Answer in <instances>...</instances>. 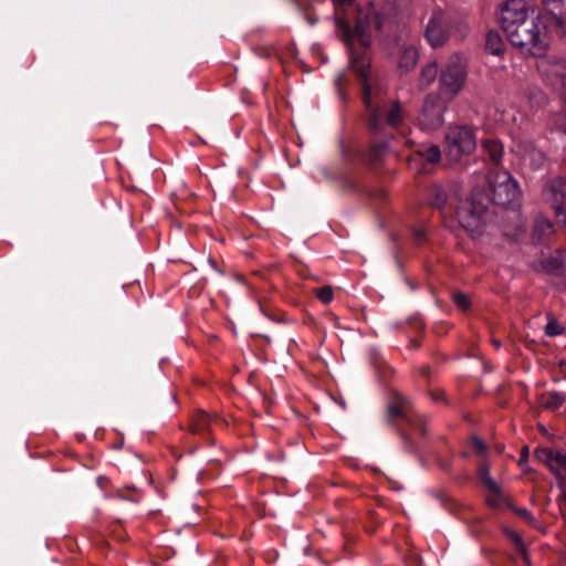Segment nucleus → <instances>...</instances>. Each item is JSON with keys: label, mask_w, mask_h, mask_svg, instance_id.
Here are the masks:
<instances>
[{"label": "nucleus", "mask_w": 566, "mask_h": 566, "mask_svg": "<svg viewBox=\"0 0 566 566\" xmlns=\"http://www.w3.org/2000/svg\"><path fill=\"white\" fill-rule=\"evenodd\" d=\"M563 367L566 369V360L563 363Z\"/></svg>", "instance_id": "nucleus-37"}, {"label": "nucleus", "mask_w": 566, "mask_h": 566, "mask_svg": "<svg viewBox=\"0 0 566 566\" xmlns=\"http://www.w3.org/2000/svg\"><path fill=\"white\" fill-rule=\"evenodd\" d=\"M452 99L442 96L441 92L430 93L426 96L422 111L421 123L429 129H437L443 124V115L448 108V104Z\"/></svg>", "instance_id": "nucleus-9"}, {"label": "nucleus", "mask_w": 566, "mask_h": 566, "mask_svg": "<svg viewBox=\"0 0 566 566\" xmlns=\"http://www.w3.org/2000/svg\"><path fill=\"white\" fill-rule=\"evenodd\" d=\"M509 536L512 539V542L515 544V546H516L518 553L521 554V556L523 557L524 562L526 564H528L526 548H525V545H524L522 538L520 537V535L512 532L509 534Z\"/></svg>", "instance_id": "nucleus-26"}, {"label": "nucleus", "mask_w": 566, "mask_h": 566, "mask_svg": "<svg viewBox=\"0 0 566 566\" xmlns=\"http://www.w3.org/2000/svg\"><path fill=\"white\" fill-rule=\"evenodd\" d=\"M389 412L392 415V416H400L401 415V410L399 407H389Z\"/></svg>", "instance_id": "nucleus-34"}, {"label": "nucleus", "mask_w": 566, "mask_h": 566, "mask_svg": "<svg viewBox=\"0 0 566 566\" xmlns=\"http://www.w3.org/2000/svg\"><path fill=\"white\" fill-rule=\"evenodd\" d=\"M472 444H473L474 450L479 453H483L486 449L485 443L478 437H474L472 439Z\"/></svg>", "instance_id": "nucleus-31"}, {"label": "nucleus", "mask_w": 566, "mask_h": 566, "mask_svg": "<svg viewBox=\"0 0 566 566\" xmlns=\"http://www.w3.org/2000/svg\"><path fill=\"white\" fill-rule=\"evenodd\" d=\"M493 345L499 348L501 346V343L496 339L493 340Z\"/></svg>", "instance_id": "nucleus-35"}, {"label": "nucleus", "mask_w": 566, "mask_h": 566, "mask_svg": "<svg viewBox=\"0 0 566 566\" xmlns=\"http://www.w3.org/2000/svg\"><path fill=\"white\" fill-rule=\"evenodd\" d=\"M438 64L437 62H430L422 66L420 76H419V85L421 87H428L431 85L437 78H439Z\"/></svg>", "instance_id": "nucleus-17"}, {"label": "nucleus", "mask_w": 566, "mask_h": 566, "mask_svg": "<svg viewBox=\"0 0 566 566\" xmlns=\"http://www.w3.org/2000/svg\"><path fill=\"white\" fill-rule=\"evenodd\" d=\"M544 200L554 209L557 217H566V179H553L543 189Z\"/></svg>", "instance_id": "nucleus-13"}, {"label": "nucleus", "mask_w": 566, "mask_h": 566, "mask_svg": "<svg viewBox=\"0 0 566 566\" xmlns=\"http://www.w3.org/2000/svg\"><path fill=\"white\" fill-rule=\"evenodd\" d=\"M506 497L502 492L499 484H496V491H489V495L486 496V502L492 507H499L504 504Z\"/></svg>", "instance_id": "nucleus-23"}, {"label": "nucleus", "mask_w": 566, "mask_h": 566, "mask_svg": "<svg viewBox=\"0 0 566 566\" xmlns=\"http://www.w3.org/2000/svg\"><path fill=\"white\" fill-rule=\"evenodd\" d=\"M564 401H565L564 395L554 391V392L548 394L547 399L545 400L544 403L547 408L556 409V408L560 407Z\"/></svg>", "instance_id": "nucleus-25"}, {"label": "nucleus", "mask_w": 566, "mask_h": 566, "mask_svg": "<svg viewBox=\"0 0 566 566\" xmlns=\"http://www.w3.org/2000/svg\"><path fill=\"white\" fill-rule=\"evenodd\" d=\"M423 156L429 163H438L441 158V151L438 146H430L424 150Z\"/></svg>", "instance_id": "nucleus-27"}, {"label": "nucleus", "mask_w": 566, "mask_h": 566, "mask_svg": "<svg viewBox=\"0 0 566 566\" xmlns=\"http://www.w3.org/2000/svg\"><path fill=\"white\" fill-rule=\"evenodd\" d=\"M468 78V63L462 54L454 53L442 65L438 91L448 99H454L464 88Z\"/></svg>", "instance_id": "nucleus-4"}, {"label": "nucleus", "mask_w": 566, "mask_h": 566, "mask_svg": "<svg viewBox=\"0 0 566 566\" xmlns=\"http://www.w3.org/2000/svg\"><path fill=\"white\" fill-rule=\"evenodd\" d=\"M558 488L560 490V495L557 499L559 505L566 504V479L557 481Z\"/></svg>", "instance_id": "nucleus-30"}, {"label": "nucleus", "mask_w": 566, "mask_h": 566, "mask_svg": "<svg viewBox=\"0 0 566 566\" xmlns=\"http://www.w3.org/2000/svg\"><path fill=\"white\" fill-rule=\"evenodd\" d=\"M350 66L364 82V102L370 113V126L374 130L382 129V124L396 127L405 119V111L398 101L381 104L379 92L374 95L367 82L369 61L365 56L355 57L350 52Z\"/></svg>", "instance_id": "nucleus-1"}, {"label": "nucleus", "mask_w": 566, "mask_h": 566, "mask_svg": "<svg viewBox=\"0 0 566 566\" xmlns=\"http://www.w3.org/2000/svg\"><path fill=\"white\" fill-rule=\"evenodd\" d=\"M537 69L543 78L566 101V61L544 57Z\"/></svg>", "instance_id": "nucleus-10"}, {"label": "nucleus", "mask_w": 566, "mask_h": 566, "mask_svg": "<svg viewBox=\"0 0 566 566\" xmlns=\"http://www.w3.org/2000/svg\"><path fill=\"white\" fill-rule=\"evenodd\" d=\"M512 150L520 158L523 169L527 171L539 170L546 163L545 154L528 140L515 142Z\"/></svg>", "instance_id": "nucleus-12"}, {"label": "nucleus", "mask_w": 566, "mask_h": 566, "mask_svg": "<svg viewBox=\"0 0 566 566\" xmlns=\"http://www.w3.org/2000/svg\"><path fill=\"white\" fill-rule=\"evenodd\" d=\"M484 147L494 163H499L501 160L503 147L500 143L495 140H488L485 142Z\"/></svg>", "instance_id": "nucleus-22"}, {"label": "nucleus", "mask_w": 566, "mask_h": 566, "mask_svg": "<svg viewBox=\"0 0 566 566\" xmlns=\"http://www.w3.org/2000/svg\"><path fill=\"white\" fill-rule=\"evenodd\" d=\"M527 459H528V448L525 447L521 451L518 464L522 467L527 461Z\"/></svg>", "instance_id": "nucleus-33"}, {"label": "nucleus", "mask_w": 566, "mask_h": 566, "mask_svg": "<svg viewBox=\"0 0 566 566\" xmlns=\"http://www.w3.org/2000/svg\"><path fill=\"white\" fill-rule=\"evenodd\" d=\"M545 333L548 336H557L564 333V327L554 317L548 316V322L545 327Z\"/></svg>", "instance_id": "nucleus-24"}, {"label": "nucleus", "mask_w": 566, "mask_h": 566, "mask_svg": "<svg viewBox=\"0 0 566 566\" xmlns=\"http://www.w3.org/2000/svg\"><path fill=\"white\" fill-rule=\"evenodd\" d=\"M449 199L447 190L441 186H433L430 192V202L433 207L442 208Z\"/></svg>", "instance_id": "nucleus-20"}, {"label": "nucleus", "mask_w": 566, "mask_h": 566, "mask_svg": "<svg viewBox=\"0 0 566 566\" xmlns=\"http://www.w3.org/2000/svg\"><path fill=\"white\" fill-rule=\"evenodd\" d=\"M544 30L545 27L539 15L530 17L525 22L520 24L516 31H513L507 39L513 45L536 53L542 51L545 46Z\"/></svg>", "instance_id": "nucleus-5"}, {"label": "nucleus", "mask_w": 566, "mask_h": 566, "mask_svg": "<svg viewBox=\"0 0 566 566\" xmlns=\"http://www.w3.org/2000/svg\"><path fill=\"white\" fill-rule=\"evenodd\" d=\"M517 514L522 516L527 522H533V515L527 509H518Z\"/></svg>", "instance_id": "nucleus-32"}, {"label": "nucleus", "mask_w": 566, "mask_h": 566, "mask_svg": "<svg viewBox=\"0 0 566 566\" xmlns=\"http://www.w3.org/2000/svg\"><path fill=\"white\" fill-rule=\"evenodd\" d=\"M489 196L497 206L514 202L520 195L517 182L505 170H495L489 175Z\"/></svg>", "instance_id": "nucleus-6"}, {"label": "nucleus", "mask_w": 566, "mask_h": 566, "mask_svg": "<svg viewBox=\"0 0 566 566\" xmlns=\"http://www.w3.org/2000/svg\"><path fill=\"white\" fill-rule=\"evenodd\" d=\"M530 12L531 7L524 0H506L500 6L497 19L506 36L530 18Z\"/></svg>", "instance_id": "nucleus-8"}, {"label": "nucleus", "mask_w": 566, "mask_h": 566, "mask_svg": "<svg viewBox=\"0 0 566 566\" xmlns=\"http://www.w3.org/2000/svg\"><path fill=\"white\" fill-rule=\"evenodd\" d=\"M418 57V50L415 45H402L398 59L399 69L405 72L412 70L417 65Z\"/></svg>", "instance_id": "nucleus-16"}, {"label": "nucleus", "mask_w": 566, "mask_h": 566, "mask_svg": "<svg viewBox=\"0 0 566 566\" xmlns=\"http://www.w3.org/2000/svg\"><path fill=\"white\" fill-rule=\"evenodd\" d=\"M484 200L485 196L481 191H474L470 198L462 200L457 206L458 221L472 238L483 233L490 217V211Z\"/></svg>", "instance_id": "nucleus-3"}, {"label": "nucleus", "mask_w": 566, "mask_h": 566, "mask_svg": "<svg viewBox=\"0 0 566 566\" xmlns=\"http://www.w3.org/2000/svg\"><path fill=\"white\" fill-rule=\"evenodd\" d=\"M343 78V75H339L338 78H337V82H340Z\"/></svg>", "instance_id": "nucleus-36"}, {"label": "nucleus", "mask_w": 566, "mask_h": 566, "mask_svg": "<svg viewBox=\"0 0 566 566\" xmlns=\"http://www.w3.org/2000/svg\"><path fill=\"white\" fill-rule=\"evenodd\" d=\"M353 0H333L335 4V23L337 31L347 45H353L355 39L366 48L371 42L374 31L381 32L386 25L385 20L377 13L373 6L358 11L355 30L352 31L349 23L344 19L342 7L350 4Z\"/></svg>", "instance_id": "nucleus-2"}, {"label": "nucleus", "mask_w": 566, "mask_h": 566, "mask_svg": "<svg viewBox=\"0 0 566 566\" xmlns=\"http://www.w3.org/2000/svg\"><path fill=\"white\" fill-rule=\"evenodd\" d=\"M554 231L553 223L546 218H538L534 227V237L542 241L549 237Z\"/></svg>", "instance_id": "nucleus-19"}, {"label": "nucleus", "mask_w": 566, "mask_h": 566, "mask_svg": "<svg viewBox=\"0 0 566 566\" xmlns=\"http://www.w3.org/2000/svg\"><path fill=\"white\" fill-rule=\"evenodd\" d=\"M534 454L549 469L557 481L566 479V453L549 448H538Z\"/></svg>", "instance_id": "nucleus-14"}, {"label": "nucleus", "mask_w": 566, "mask_h": 566, "mask_svg": "<svg viewBox=\"0 0 566 566\" xmlns=\"http://www.w3.org/2000/svg\"><path fill=\"white\" fill-rule=\"evenodd\" d=\"M542 6L555 32L566 39V0H542Z\"/></svg>", "instance_id": "nucleus-15"}, {"label": "nucleus", "mask_w": 566, "mask_h": 566, "mask_svg": "<svg viewBox=\"0 0 566 566\" xmlns=\"http://www.w3.org/2000/svg\"><path fill=\"white\" fill-rule=\"evenodd\" d=\"M475 136L467 126H451L446 134V154L453 160H459L463 155H469L475 149Z\"/></svg>", "instance_id": "nucleus-7"}, {"label": "nucleus", "mask_w": 566, "mask_h": 566, "mask_svg": "<svg viewBox=\"0 0 566 566\" xmlns=\"http://www.w3.org/2000/svg\"><path fill=\"white\" fill-rule=\"evenodd\" d=\"M453 300L454 303L463 311H467L470 307L469 297L461 292L455 293Z\"/></svg>", "instance_id": "nucleus-29"}, {"label": "nucleus", "mask_w": 566, "mask_h": 566, "mask_svg": "<svg viewBox=\"0 0 566 566\" xmlns=\"http://www.w3.org/2000/svg\"><path fill=\"white\" fill-rule=\"evenodd\" d=\"M505 44L502 36L496 31H489L485 38V49L488 52L494 55L503 53Z\"/></svg>", "instance_id": "nucleus-18"}, {"label": "nucleus", "mask_w": 566, "mask_h": 566, "mask_svg": "<svg viewBox=\"0 0 566 566\" xmlns=\"http://www.w3.org/2000/svg\"><path fill=\"white\" fill-rule=\"evenodd\" d=\"M316 295L321 302L328 304L333 300V289L331 286H323L317 290Z\"/></svg>", "instance_id": "nucleus-28"}, {"label": "nucleus", "mask_w": 566, "mask_h": 566, "mask_svg": "<svg viewBox=\"0 0 566 566\" xmlns=\"http://www.w3.org/2000/svg\"><path fill=\"white\" fill-rule=\"evenodd\" d=\"M451 20L442 10L433 11L430 15L424 36L432 48H439L447 43L450 36Z\"/></svg>", "instance_id": "nucleus-11"}, {"label": "nucleus", "mask_w": 566, "mask_h": 566, "mask_svg": "<svg viewBox=\"0 0 566 566\" xmlns=\"http://www.w3.org/2000/svg\"><path fill=\"white\" fill-rule=\"evenodd\" d=\"M479 478L489 491H496V481L491 478L490 467L486 463H482L479 467Z\"/></svg>", "instance_id": "nucleus-21"}]
</instances>
